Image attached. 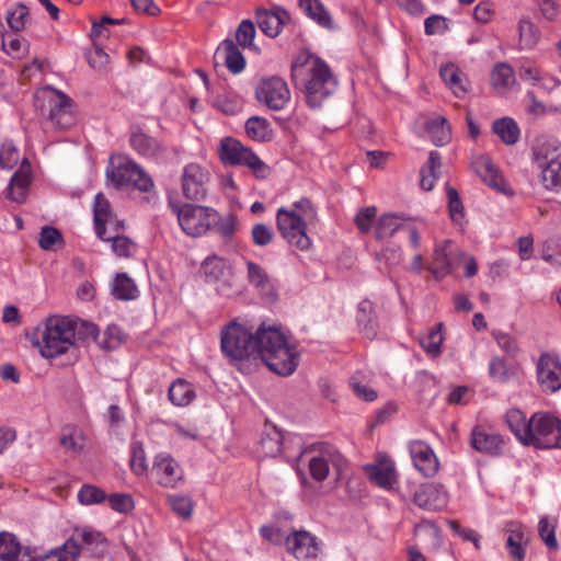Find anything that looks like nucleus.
Instances as JSON below:
<instances>
[{
    "label": "nucleus",
    "mask_w": 561,
    "mask_h": 561,
    "mask_svg": "<svg viewBox=\"0 0 561 561\" xmlns=\"http://www.w3.org/2000/svg\"><path fill=\"white\" fill-rule=\"evenodd\" d=\"M448 210L451 220L460 225L465 218V208L456 188L447 187Z\"/></svg>",
    "instance_id": "obj_57"
},
{
    "label": "nucleus",
    "mask_w": 561,
    "mask_h": 561,
    "mask_svg": "<svg viewBox=\"0 0 561 561\" xmlns=\"http://www.w3.org/2000/svg\"><path fill=\"white\" fill-rule=\"evenodd\" d=\"M106 497V493L93 484H83L77 494L78 502L84 506L101 504Z\"/></svg>",
    "instance_id": "obj_53"
},
{
    "label": "nucleus",
    "mask_w": 561,
    "mask_h": 561,
    "mask_svg": "<svg viewBox=\"0 0 561 561\" xmlns=\"http://www.w3.org/2000/svg\"><path fill=\"white\" fill-rule=\"evenodd\" d=\"M173 213L178 217V221L187 236H204L213 226L217 211L207 206L184 204L182 206L170 202Z\"/></svg>",
    "instance_id": "obj_9"
},
{
    "label": "nucleus",
    "mask_w": 561,
    "mask_h": 561,
    "mask_svg": "<svg viewBox=\"0 0 561 561\" xmlns=\"http://www.w3.org/2000/svg\"><path fill=\"white\" fill-rule=\"evenodd\" d=\"M289 20L288 12L279 7L273 10H259L256 23L260 30L270 37H276Z\"/></svg>",
    "instance_id": "obj_24"
},
{
    "label": "nucleus",
    "mask_w": 561,
    "mask_h": 561,
    "mask_svg": "<svg viewBox=\"0 0 561 561\" xmlns=\"http://www.w3.org/2000/svg\"><path fill=\"white\" fill-rule=\"evenodd\" d=\"M300 10L306 16L324 28L333 27V20L330 12L320 0H299Z\"/></svg>",
    "instance_id": "obj_32"
},
{
    "label": "nucleus",
    "mask_w": 561,
    "mask_h": 561,
    "mask_svg": "<svg viewBox=\"0 0 561 561\" xmlns=\"http://www.w3.org/2000/svg\"><path fill=\"white\" fill-rule=\"evenodd\" d=\"M168 397L172 404L186 407L195 399V391L188 381L178 379L169 387Z\"/></svg>",
    "instance_id": "obj_37"
},
{
    "label": "nucleus",
    "mask_w": 561,
    "mask_h": 561,
    "mask_svg": "<svg viewBox=\"0 0 561 561\" xmlns=\"http://www.w3.org/2000/svg\"><path fill=\"white\" fill-rule=\"evenodd\" d=\"M410 456L415 469L426 478L434 477L439 470V461L430 445L415 440L409 445Z\"/></svg>",
    "instance_id": "obj_17"
},
{
    "label": "nucleus",
    "mask_w": 561,
    "mask_h": 561,
    "mask_svg": "<svg viewBox=\"0 0 561 561\" xmlns=\"http://www.w3.org/2000/svg\"><path fill=\"white\" fill-rule=\"evenodd\" d=\"M129 144L139 156L148 160L157 161L165 151V147L161 140L146 134L139 128L130 133Z\"/></svg>",
    "instance_id": "obj_20"
},
{
    "label": "nucleus",
    "mask_w": 561,
    "mask_h": 561,
    "mask_svg": "<svg viewBox=\"0 0 561 561\" xmlns=\"http://www.w3.org/2000/svg\"><path fill=\"white\" fill-rule=\"evenodd\" d=\"M286 548L298 560H313L320 551L317 538L306 530L291 533L286 538Z\"/></svg>",
    "instance_id": "obj_18"
},
{
    "label": "nucleus",
    "mask_w": 561,
    "mask_h": 561,
    "mask_svg": "<svg viewBox=\"0 0 561 561\" xmlns=\"http://www.w3.org/2000/svg\"><path fill=\"white\" fill-rule=\"evenodd\" d=\"M492 130L506 145H514L519 139V127L511 117H502L493 122Z\"/></svg>",
    "instance_id": "obj_41"
},
{
    "label": "nucleus",
    "mask_w": 561,
    "mask_h": 561,
    "mask_svg": "<svg viewBox=\"0 0 561 561\" xmlns=\"http://www.w3.org/2000/svg\"><path fill=\"white\" fill-rule=\"evenodd\" d=\"M307 221L295 209L279 207L276 211V225L282 237L301 251H307L312 245L307 233Z\"/></svg>",
    "instance_id": "obj_10"
},
{
    "label": "nucleus",
    "mask_w": 561,
    "mask_h": 561,
    "mask_svg": "<svg viewBox=\"0 0 561 561\" xmlns=\"http://www.w3.org/2000/svg\"><path fill=\"white\" fill-rule=\"evenodd\" d=\"M291 78L295 82L305 83L306 100L311 108L320 107L337 85L327 62L308 50H302L295 57Z\"/></svg>",
    "instance_id": "obj_2"
},
{
    "label": "nucleus",
    "mask_w": 561,
    "mask_h": 561,
    "mask_svg": "<svg viewBox=\"0 0 561 561\" xmlns=\"http://www.w3.org/2000/svg\"><path fill=\"white\" fill-rule=\"evenodd\" d=\"M209 173L197 163L184 167L181 178L182 192L191 201H204L208 193Z\"/></svg>",
    "instance_id": "obj_13"
},
{
    "label": "nucleus",
    "mask_w": 561,
    "mask_h": 561,
    "mask_svg": "<svg viewBox=\"0 0 561 561\" xmlns=\"http://www.w3.org/2000/svg\"><path fill=\"white\" fill-rule=\"evenodd\" d=\"M247 279L260 294L265 296L274 295V286L271 277L264 267L253 261L245 262Z\"/></svg>",
    "instance_id": "obj_28"
},
{
    "label": "nucleus",
    "mask_w": 561,
    "mask_h": 561,
    "mask_svg": "<svg viewBox=\"0 0 561 561\" xmlns=\"http://www.w3.org/2000/svg\"><path fill=\"white\" fill-rule=\"evenodd\" d=\"M442 328L443 324L438 323L426 335L420 339L422 348L432 357L438 356L442 352V344L444 341Z\"/></svg>",
    "instance_id": "obj_51"
},
{
    "label": "nucleus",
    "mask_w": 561,
    "mask_h": 561,
    "mask_svg": "<svg viewBox=\"0 0 561 561\" xmlns=\"http://www.w3.org/2000/svg\"><path fill=\"white\" fill-rule=\"evenodd\" d=\"M525 446L539 449L561 448V421L549 413L537 412L530 417Z\"/></svg>",
    "instance_id": "obj_8"
},
{
    "label": "nucleus",
    "mask_w": 561,
    "mask_h": 561,
    "mask_svg": "<svg viewBox=\"0 0 561 561\" xmlns=\"http://www.w3.org/2000/svg\"><path fill=\"white\" fill-rule=\"evenodd\" d=\"M309 472L312 479L322 482L327 479L332 467L336 479H340L347 468V461L343 455L328 443H319L307 449Z\"/></svg>",
    "instance_id": "obj_7"
},
{
    "label": "nucleus",
    "mask_w": 561,
    "mask_h": 561,
    "mask_svg": "<svg viewBox=\"0 0 561 561\" xmlns=\"http://www.w3.org/2000/svg\"><path fill=\"white\" fill-rule=\"evenodd\" d=\"M111 508L121 514H128L135 507V502L129 494L113 493L106 497Z\"/></svg>",
    "instance_id": "obj_58"
},
{
    "label": "nucleus",
    "mask_w": 561,
    "mask_h": 561,
    "mask_svg": "<svg viewBox=\"0 0 561 561\" xmlns=\"http://www.w3.org/2000/svg\"><path fill=\"white\" fill-rule=\"evenodd\" d=\"M64 546H59L57 548L50 549L44 554H38L36 550H31V552H25L22 556V561H73L71 557L68 554L67 550H62Z\"/></svg>",
    "instance_id": "obj_54"
},
{
    "label": "nucleus",
    "mask_w": 561,
    "mask_h": 561,
    "mask_svg": "<svg viewBox=\"0 0 561 561\" xmlns=\"http://www.w3.org/2000/svg\"><path fill=\"white\" fill-rule=\"evenodd\" d=\"M442 165V158L437 151H431L427 163L421 169L420 185L424 191H431L436 182L437 172Z\"/></svg>",
    "instance_id": "obj_43"
},
{
    "label": "nucleus",
    "mask_w": 561,
    "mask_h": 561,
    "mask_svg": "<svg viewBox=\"0 0 561 561\" xmlns=\"http://www.w3.org/2000/svg\"><path fill=\"white\" fill-rule=\"evenodd\" d=\"M101 240L111 242L112 251L118 256L128 257L133 254L134 249H135L134 242L125 236H121V234L106 236V233H105L104 239H101Z\"/></svg>",
    "instance_id": "obj_56"
},
{
    "label": "nucleus",
    "mask_w": 561,
    "mask_h": 561,
    "mask_svg": "<svg viewBox=\"0 0 561 561\" xmlns=\"http://www.w3.org/2000/svg\"><path fill=\"white\" fill-rule=\"evenodd\" d=\"M151 472L159 485L174 489L184 478L181 465L165 451L156 455Z\"/></svg>",
    "instance_id": "obj_14"
},
{
    "label": "nucleus",
    "mask_w": 561,
    "mask_h": 561,
    "mask_svg": "<svg viewBox=\"0 0 561 561\" xmlns=\"http://www.w3.org/2000/svg\"><path fill=\"white\" fill-rule=\"evenodd\" d=\"M111 294L117 300H134L139 296V290L131 277L126 273H117L111 284Z\"/></svg>",
    "instance_id": "obj_33"
},
{
    "label": "nucleus",
    "mask_w": 561,
    "mask_h": 561,
    "mask_svg": "<svg viewBox=\"0 0 561 561\" xmlns=\"http://www.w3.org/2000/svg\"><path fill=\"white\" fill-rule=\"evenodd\" d=\"M470 443L473 449L490 456L501 455L504 448V439L501 435L489 433L479 426L473 428Z\"/></svg>",
    "instance_id": "obj_23"
},
{
    "label": "nucleus",
    "mask_w": 561,
    "mask_h": 561,
    "mask_svg": "<svg viewBox=\"0 0 561 561\" xmlns=\"http://www.w3.org/2000/svg\"><path fill=\"white\" fill-rule=\"evenodd\" d=\"M537 380L543 392L561 389V360L558 355L542 353L536 364Z\"/></svg>",
    "instance_id": "obj_15"
},
{
    "label": "nucleus",
    "mask_w": 561,
    "mask_h": 561,
    "mask_svg": "<svg viewBox=\"0 0 561 561\" xmlns=\"http://www.w3.org/2000/svg\"><path fill=\"white\" fill-rule=\"evenodd\" d=\"M28 8L23 3H14L7 12V22L14 32L22 31L28 20Z\"/></svg>",
    "instance_id": "obj_52"
},
{
    "label": "nucleus",
    "mask_w": 561,
    "mask_h": 561,
    "mask_svg": "<svg viewBox=\"0 0 561 561\" xmlns=\"http://www.w3.org/2000/svg\"><path fill=\"white\" fill-rule=\"evenodd\" d=\"M538 533L549 549L556 550L558 548V540L556 538V525L547 517L540 518L538 524Z\"/></svg>",
    "instance_id": "obj_59"
},
{
    "label": "nucleus",
    "mask_w": 561,
    "mask_h": 561,
    "mask_svg": "<svg viewBox=\"0 0 561 561\" xmlns=\"http://www.w3.org/2000/svg\"><path fill=\"white\" fill-rule=\"evenodd\" d=\"M77 322L69 317L48 318L37 328L35 344L45 358H55L68 352L75 344Z\"/></svg>",
    "instance_id": "obj_3"
},
{
    "label": "nucleus",
    "mask_w": 561,
    "mask_h": 561,
    "mask_svg": "<svg viewBox=\"0 0 561 561\" xmlns=\"http://www.w3.org/2000/svg\"><path fill=\"white\" fill-rule=\"evenodd\" d=\"M506 424L515 437L524 445L529 431L530 419L519 409H510L505 415Z\"/></svg>",
    "instance_id": "obj_40"
},
{
    "label": "nucleus",
    "mask_w": 561,
    "mask_h": 561,
    "mask_svg": "<svg viewBox=\"0 0 561 561\" xmlns=\"http://www.w3.org/2000/svg\"><path fill=\"white\" fill-rule=\"evenodd\" d=\"M217 232L225 239H229L234 234L237 227V217L233 214H228L226 216L215 218L213 222Z\"/></svg>",
    "instance_id": "obj_61"
},
{
    "label": "nucleus",
    "mask_w": 561,
    "mask_h": 561,
    "mask_svg": "<svg viewBox=\"0 0 561 561\" xmlns=\"http://www.w3.org/2000/svg\"><path fill=\"white\" fill-rule=\"evenodd\" d=\"M425 130L437 147L445 146L451 139L450 125L442 115L428 117L425 122Z\"/></svg>",
    "instance_id": "obj_31"
},
{
    "label": "nucleus",
    "mask_w": 561,
    "mask_h": 561,
    "mask_svg": "<svg viewBox=\"0 0 561 561\" xmlns=\"http://www.w3.org/2000/svg\"><path fill=\"white\" fill-rule=\"evenodd\" d=\"M561 159V142L552 136L538 137L531 148V162L536 168Z\"/></svg>",
    "instance_id": "obj_22"
},
{
    "label": "nucleus",
    "mask_w": 561,
    "mask_h": 561,
    "mask_svg": "<svg viewBox=\"0 0 561 561\" xmlns=\"http://www.w3.org/2000/svg\"><path fill=\"white\" fill-rule=\"evenodd\" d=\"M87 436L82 428L77 425H66L61 430L59 443L72 454H81L84 450Z\"/></svg>",
    "instance_id": "obj_34"
},
{
    "label": "nucleus",
    "mask_w": 561,
    "mask_h": 561,
    "mask_svg": "<svg viewBox=\"0 0 561 561\" xmlns=\"http://www.w3.org/2000/svg\"><path fill=\"white\" fill-rule=\"evenodd\" d=\"M453 242L444 240L435 245L434 265L430 267L431 273L436 279H442L451 271V262L449 255L451 253Z\"/></svg>",
    "instance_id": "obj_30"
},
{
    "label": "nucleus",
    "mask_w": 561,
    "mask_h": 561,
    "mask_svg": "<svg viewBox=\"0 0 561 561\" xmlns=\"http://www.w3.org/2000/svg\"><path fill=\"white\" fill-rule=\"evenodd\" d=\"M376 213L377 209L374 206L364 207L358 210L355 217V224L360 232L367 233L370 231Z\"/></svg>",
    "instance_id": "obj_64"
},
{
    "label": "nucleus",
    "mask_w": 561,
    "mask_h": 561,
    "mask_svg": "<svg viewBox=\"0 0 561 561\" xmlns=\"http://www.w3.org/2000/svg\"><path fill=\"white\" fill-rule=\"evenodd\" d=\"M129 466L136 476H144L148 471V462L144 446L139 442H134L130 446Z\"/></svg>",
    "instance_id": "obj_55"
},
{
    "label": "nucleus",
    "mask_w": 561,
    "mask_h": 561,
    "mask_svg": "<svg viewBox=\"0 0 561 561\" xmlns=\"http://www.w3.org/2000/svg\"><path fill=\"white\" fill-rule=\"evenodd\" d=\"M519 48L533 49L540 39V31L529 19H520L518 22Z\"/></svg>",
    "instance_id": "obj_48"
},
{
    "label": "nucleus",
    "mask_w": 561,
    "mask_h": 561,
    "mask_svg": "<svg viewBox=\"0 0 561 561\" xmlns=\"http://www.w3.org/2000/svg\"><path fill=\"white\" fill-rule=\"evenodd\" d=\"M374 313V304L370 300L365 299L358 304L356 321L362 332L367 337H373L376 335V323Z\"/></svg>",
    "instance_id": "obj_39"
},
{
    "label": "nucleus",
    "mask_w": 561,
    "mask_h": 561,
    "mask_svg": "<svg viewBox=\"0 0 561 561\" xmlns=\"http://www.w3.org/2000/svg\"><path fill=\"white\" fill-rule=\"evenodd\" d=\"M251 238L256 247H265L273 241L274 232L267 225L259 222L252 227Z\"/></svg>",
    "instance_id": "obj_62"
},
{
    "label": "nucleus",
    "mask_w": 561,
    "mask_h": 561,
    "mask_svg": "<svg viewBox=\"0 0 561 561\" xmlns=\"http://www.w3.org/2000/svg\"><path fill=\"white\" fill-rule=\"evenodd\" d=\"M34 106L56 129H68L76 123L72 100L53 87L46 85L35 92Z\"/></svg>",
    "instance_id": "obj_4"
},
{
    "label": "nucleus",
    "mask_w": 561,
    "mask_h": 561,
    "mask_svg": "<svg viewBox=\"0 0 561 561\" xmlns=\"http://www.w3.org/2000/svg\"><path fill=\"white\" fill-rule=\"evenodd\" d=\"M64 549L73 561H78L81 551H89L92 557H101L106 550L107 540L105 536L92 527H76L72 535L62 543Z\"/></svg>",
    "instance_id": "obj_11"
},
{
    "label": "nucleus",
    "mask_w": 561,
    "mask_h": 561,
    "mask_svg": "<svg viewBox=\"0 0 561 561\" xmlns=\"http://www.w3.org/2000/svg\"><path fill=\"white\" fill-rule=\"evenodd\" d=\"M169 503L174 513H176L180 517L188 518L193 512V501L187 495H171L169 497Z\"/></svg>",
    "instance_id": "obj_60"
},
{
    "label": "nucleus",
    "mask_w": 561,
    "mask_h": 561,
    "mask_svg": "<svg viewBox=\"0 0 561 561\" xmlns=\"http://www.w3.org/2000/svg\"><path fill=\"white\" fill-rule=\"evenodd\" d=\"M284 444V434L277 428L263 434L259 443V453L264 457L280 456L282 446Z\"/></svg>",
    "instance_id": "obj_44"
},
{
    "label": "nucleus",
    "mask_w": 561,
    "mask_h": 561,
    "mask_svg": "<svg viewBox=\"0 0 561 561\" xmlns=\"http://www.w3.org/2000/svg\"><path fill=\"white\" fill-rule=\"evenodd\" d=\"M491 82L494 89L504 93L517 85L514 69L505 62L495 65L491 75Z\"/></svg>",
    "instance_id": "obj_36"
},
{
    "label": "nucleus",
    "mask_w": 561,
    "mask_h": 561,
    "mask_svg": "<svg viewBox=\"0 0 561 561\" xmlns=\"http://www.w3.org/2000/svg\"><path fill=\"white\" fill-rule=\"evenodd\" d=\"M106 178L114 187H136L141 192H149L153 181L145 170L128 157L112 158L106 169Z\"/></svg>",
    "instance_id": "obj_6"
},
{
    "label": "nucleus",
    "mask_w": 561,
    "mask_h": 561,
    "mask_svg": "<svg viewBox=\"0 0 561 561\" xmlns=\"http://www.w3.org/2000/svg\"><path fill=\"white\" fill-rule=\"evenodd\" d=\"M472 167L477 174L482 179V181L488 184L490 187L503 193L504 195L512 196L514 191L511 186L505 182L503 176L499 174L495 165L492 163L491 159L486 156L477 157Z\"/></svg>",
    "instance_id": "obj_19"
},
{
    "label": "nucleus",
    "mask_w": 561,
    "mask_h": 561,
    "mask_svg": "<svg viewBox=\"0 0 561 561\" xmlns=\"http://www.w3.org/2000/svg\"><path fill=\"white\" fill-rule=\"evenodd\" d=\"M31 550L30 547L22 548L14 535L0 533V561H22V556Z\"/></svg>",
    "instance_id": "obj_35"
},
{
    "label": "nucleus",
    "mask_w": 561,
    "mask_h": 561,
    "mask_svg": "<svg viewBox=\"0 0 561 561\" xmlns=\"http://www.w3.org/2000/svg\"><path fill=\"white\" fill-rule=\"evenodd\" d=\"M218 156L226 165L247 167L257 180H265L271 174L270 165L236 138H222L218 146Z\"/></svg>",
    "instance_id": "obj_5"
},
{
    "label": "nucleus",
    "mask_w": 561,
    "mask_h": 561,
    "mask_svg": "<svg viewBox=\"0 0 561 561\" xmlns=\"http://www.w3.org/2000/svg\"><path fill=\"white\" fill-rule=\"evenodd\" d=\"M541 182L547 190L561 187V158L559 160L536 167Z\"/></svg>",
    "instance_id": "obj_46"
},
{
    "label": "nucleus",
    "mask_w": 561,
    "mask_h": 561,
    "mask_svg": "<svg viewBox=\"0 0 561 561\" xmlns=\"http://www.w3.org/2000/svg\"><path fill=\"white\" fill-rule=\"evenodd\" d=\"M350 387L357 398L366 402H373L378 397L369 386V377L363 371H357L350 378Z\"/></svg>",
    "instance_id": "obj_47"
},
{
    "label": "nucleus",
    "mask_w": 561,
    "mask_h": 561,
    "mask_svg": "<svg viewBox=\"0 0 561 561\" xmlns=\"http://www.w3.org/2000/svg\"><path fill=\"white\" fill-rule=\"evenodd\" d=\"M489 376L497 383H506L515 376V369L500 356H494L489 362Z\"/></svg>",
    "instance_id": "obj_49"
},
{
    "label": "nucleus",
    "mask_w": 561,
    "mask_h": 561,
    "mask_svg": "<svg viewBox=\"0 0 561 561\" xmlns=\"http://www.w3.org/2000/svg\"><path fill=\"white\" fill-rule=\"evenodd\" d=\"M439 75L455 96L465 98L468 92L467 77L455 64L443 65Z\"/></svg>",
    "instance_id": "obj_27"
},
{
    "label": "nucleus",
    "mask_w": 561,
    "mask_h": 561,
    "mask_svg": "<svg viewBox=\"0 0 561 561\" xmlns=\"http://www.w3.org/2000/svg\"><path fill=\"white\" fill-rule=\"evenodd\" d=\"M216 58H221L228 70L234 75L245 68V59L233 39L226 38L216 50Z\"/></svg>",
    "instance_id": "obj_26"
},
{
    "label": "nucleus",
    "mask_w": 561,
    "mask_h": 561,
    "mask_svg": "<svg viewBox=\"0 0 561 561\" xmlns=\"http://www.w3.org/2000/svg\"><path fill=\"white\" fill-rule=\"evenodd\" d=\"M220 350L224 356L239 366L243 362L261 359L275 374L290 376L299 364V353L280 327L262 322L254 332L237 320L222 327Z\"/></svg>",
    "instance_id": "obj_1"
},
{
    "label": "nucleus",
    "mask_w": 561,
    "mask_h": 561,
    "mask_svg": "<svg viewBox=\"0 0 561 561\" xmlns=\"http://www.w3.org/2000/svg\"><path fill=\"white\" fill-rule=\"evenodd\" d=\"M202 272L205 276L206 283H221V287H218V291L220 294H226L224 287L227 285L228 276L231 275V268L227 265L224 259L216 255L206 257L202 264Z\"/></svg>",
    "instance_id": "obj_25"
},
{
    "label": "nucleus",
    "mask_w": 561,
    "mask_h": 561,
    "mask_svg": "<svg viewBox=\"0 0 561 561\" xmlns=\"http://www.w3.org/2000/svg\"><path fill=\"white\" fill-rule=\"evenodd\" d=\"M370 480L381 489L392 490L398 482L396 465L387 456H381L377 462L366 467Z\"/></svg>",
    "instance_id": "obj_21"
},
{
    "label": "nucleus",
    "mask_w": 561,
    "mask_h": 561,
    "mask_svg": "<svg viewBox=\"0 0 561 561\" xmlns=\"http://www.w3.org/2000/svg\"><path fill=\"white\" fill-rule=\"evenodd\" d=\"M31 183V173L23 167L13 174L8 186V197L14 202L21 203L26 196L27 187Z\"/></svg>",
    "instance_id": "obj_38"
},
{
    "label": "nucleus",
    "mask_w": 561,
    "mask_h": 561,
    "mask_svg": "<svg viewBox=\"0 0 561 561\" xmlns=\"http://www.w3.org/2000/svg\"><path fill=\"white\" fill-rule=\"evenodd\" d=\"M414 503L427 511H440L449 501L446 488L440 483L427 482L419 486L413 495Z\"/></svg>",
    "instance_id": "obj_16"
},
{
    "label": "nucleus",
    "mask_w": 561,
    "mask_h": 561,
    "mask_svg": "<svg viewBox=\"0 0 561 561\" xmlns=\"http://www.w3.org/2000/svg\"><path fill=\"white\" fill-rule=\"evenodd\" d=\"M247 135L255 141H268L273 137V129L266 118L252 116L245 122Z\"/></svg>",
    "instance_id": "obj_45"
},
{
    "label": "nucleus",
    "mask_w": 561,
    "mask_h": 561,
    "mask_svg": "<svg viewBox=\"0 0 561 561\" xmlns=\"http://www.w3.org/2000/svg\"><path fill=\"white\" fill-rule=\"evenodd\" d=\"M256 100L272 111H280L290 102L287 82L278 77L262 78L255 87Z\"/></svg>",
    "instance_id": "obj_12"
},
{
    "label": "nucleus",
    "mask_w": 561,
    "mask_h": 561,
    "mask_svg": "<svg viewBox=\"0 0 561 561\" xmlns=\"http://www.w3.org/2000/svg\"><path fill=\"white\" fill-rule=\"evenodd\" d=\"M93 218L96 236L100 239H104L106 225H112L113 222V213L111 210L110 202L102 193L95 195Z\"/></svg>",
    "instance_id": "obj_29"
},
{
    "label": "nucleus",
    "mask_w": 561,
    "mask_h": 561,
    "mask_svg": "<svg viewBox=\"0 0 561 561\" xmlns=\"http://www.w3.org/2000/svg\"><path fill=\"white\" fill-rule=\"evenodd\" d=\"M255 37V27L254 24L250 20H243L237 31H236V39L240 46L243 48L250 47L253 44V39Z\"/></svg>",
    "instance_id": "obj_63"
},
{
    "label": "nucleus",
    "mask_w": 561,
    "mask_h": 561,
    "mask_svg": "<svg viewBox=\"0 0 561 561\" xmlns=\"http://www.w3.org/2000/svg\"><path fill=\"white\" fill-rule=\"evenodd\" d=\"M280 457L293 466L307 455V449L302 450V438L297 434L284 435Z\"/></svg>",
    "instance_id": "obj_42"
},
{
    "label": "nucleus",
    "mask_w": 561,
    "mask_h": 561,
    "mask_svg": "<svg viewBox=\"0 0 561 561\" xmlns=\"http://www.w3.org/2000/svg\"><path fill=\"white\" fill-rule=\"evenodd\" d=\"M402 218L396 214L382 215L376 224V237L385 239L392 237L401 227Z\"/></svg>",
    "instance_id": "obj_50"
}]
</instances>
